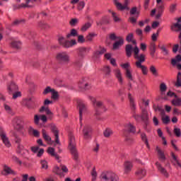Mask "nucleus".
Listing matches in <instances>:
<instances>
[{
	"instance_id": "4be33fe9",
	"label": "nucleus",
	"mask_w": 181,
	"mask_h": 181,
	"mask_svg": "<svg viewBox=\"0 0 181 181\" xmlns=\"http://www.w3.org/2000/svg\"><path fill=\"white\" fill-rule=\"evenodd\" d=\"M40 112H45L47 115H48L49 118H53V113L52 112L50 109H49V107L47 106H42L40 109Z\"/></svg>"
},
{
	"instance_id": "f257e3e1",
	"label": "nucleus",
	"mask_w": 181,
	"mask_h": 181,
	"mask_svg": "<svg viewBox=\"0 0 181 181\" xmlns=\"http://www.w3.org/2000/svg\"><path fill=\"white\" fill-rule=\"evenodd\" d=\"M126 56L127 57H131L132 56V52H134V57L138 61L136 62V66H138L139 64H142L145 62V54H141L139 55V47L137 45H134V48L132 45H126Z\"/></svg>"
},
{
	"instance_id": "6e6d98bb",
	"label": "nucleus",
	"mask_w": 181,
	"mask_h": 181,
	"mask_svg": "<svg viewBox=\"0 0 181 181\" xmlns=\"http://www.w3.org/2000/svg\"><path fill=\"white\" fill-rule=\"evenodd\" d=\"M110 12L112 13V16L113 18L114 22H121V18H119V17L118 16L117 13H115L114 11H110Z\"/></svg>"
},
{
	"instance_id": "5fc2aeb1",
	"label": "nucleus",
	"mask_w": 181,
	"mask_h": 181,
	"mask_svg": "<svg viewBox=\"0 0 181 181\" xmlns=\"http://www.w3.org/2000/svg\"><path fill=\"white\" fill-rule=\"evenodd\" d=\"M173 105L176 107H181V98H176L172 100Z\"/></svg>"
},
{
	"instance_id": "864d4df0",
	"label": "nucleus",
	"mask_w": 181,
	"mask_h": 181,
	"mask_svg": "<svg viewBox=\"0 0 181 181\" xmlns=\"http://www.w3.org/2000/svg\"><path fill=\"white\" fill-rule=\"evenodd\" d=\"M173 133L175 134L177 138L181 137V129L179 127H175L173 130Z\"/></svg>"
},
{
	"instance_id": "ea45409f",
	"label": "nucleus",
	"mask_w": 181,
	"mask_h": 181,
	"mask_svg": "<svg viewBox=\"0 0 181 181\" xmlns=\"http://www.w3.org/2000/svg\"><path fill=\"white\" fill-rule=\"evenodd\" d=\"M11 47L13 49H21L22 47V42L21 41H13L11 42Z\"/></svg>"
},
{
	"instance_id": "393cba45",
	"label": "nucleus",
	"mask_w": 181,
	"mask_h": 181,
	"mask_svg": "<svg viewBox=\"0 0 181 181\" xmlns=\"http://www.w3.org/2000/svg\"><path fill=\"white\" fill-rule=\"evenodd\" d=\"M124 131L126 132H130L132 134H135V131H136L135 127L134 126V124H131V123H127L125 126H124Z\"/></svg>"
},
{
	"instance_id": "ddd939ff",
	"label": "nucleus",
	"mask_w": 181,
	"mask_h": 181,
	"mask_svg": "<svg viewBox=\"0 0 181 181\" xmlns=\"http://www.w3.org/2000/svg\"><path fill=\"white\" fill-rule=\"evenodd\" d=\"M132 168H134V164H132V162L129 160H127L124 163V173L126 175H128L132 170Z\"/></svg>"
},
{
	"instance_id": "4468645a",
	"label": "nucleus",
	"mask_w": 181,
	"mask_h": 181,
	"mask_svg": "<svg viewBox=\"0 0 181 181\" xmlns=\"http://www.w3.org/2000/svg\"><path fill=\"white\" fill-rule=\"evenodd\" d=\"M17 153H19L22 156H26V155H29V151L25 149L23 145L18 144L17 146Z\"/></svg>"
},
{
	"instance_id": "79ce46f5",
	"label": "nucleus",
	"mask_w": 181,
	"mask_h": 181,
	"mask_svg": "<svg viewBox=\"0 0 181 181\" xmlns=\"http://www.w3.org/2000/svg\"><path fill=\"white\" fill-rule=\"evenodd\" d=\"M149 70L151 74H153V76H154L155 77H158V76H159V74L158 73V69H156V67H155V66H151Z\"/></svg>"
},
{
	"instance_id": "09e8293b",
	"label": "nucleus",
	"mask_w": 181,
	"mask_h": 181,
	"mask_svg": "<svg viewBox=\"0 0 181 181\" xmlns=\"http://www.w3.org/2000/svg\"><path fill=\"white\" fill-rule=\"evenodd\" d=\"M150 52L151 55L153 57V56H155V52H156V45L153 42L150 45Z\"/></svg>"
},
{
	"instance_id": "6ab92c4d",
	"label": "nucleus",
	"mask_w": 181,
	"mask_h": 181,
	"mask_svg": "<svg viewBox=\"0 0 181 181\" xmlns=\"http://www.w3.org/2000/svg\"><path fill=\"white\" fill-rule=\"evenodd\" d=\"M31 151L33 152V153H37V156H38V158H40V156L45 153V149L40 148L39 146H32Z\"/></svg>"
},
{
	"instance_id": "69168bd1",
	"label": "nucleus",
	"mask_w": 181,
	"mask_h": 181,
	"mask_svg": "<svg viewBox=\"0 0 181 181\" xmlns=\"http://www.w3.org/2000/svg\"><path fill=\"white\" fill-rule=\"evenodd\" d=\"M168 87L166 86V84L165 83H163L160 85V91L162 94L165 93L167 90Z\"/></svg>"
},
{
	"instance_id": "13d9d810",
	"label": "nucleus",
	"mask_w": 181,
	"mask_h": 181,
	"mask_svg": "<svg viewBox=\"0 0 181 181\" xmlns=\"http://www.w3.org/2000/svg\"><path fill=\"white\" fill-rule=\"evenodd\" d=\"M175 86L176 87H181V72H179L177 75V82Z\"/></svg>"
},
{
	"instance_id": "8fccbe9b",
	"label": "nucleus",
	"mask_w": 181,
	"mask_h": 181,
	"mask_svg": "<svg viewBox=\"0 0 181 181\" xmlns=\"http://www.w3.org/2000/svg\"><path fill=\"white\" fill-rule=\"evenodd\" d=\"M139 11H138V8L136 7H133L132 8V9L130 10V15H136V18H138V16H139Z\"/></svg>"
},
{
	"instance_id": "4c0bfd02",
	"label": "nucleus",
	"mask_w": 181,
	"mask_h": 181,
	"mask_svg": "<svg viewBox=\"0 0 181 181\" xmlns=\"http://www.w3.org/2000/svg\"><path fill=\"white\" fill-rule=\"evenodd\" d=\"M73 36L74 37L76 36H78V33L77 32V30L73 28L71 30L70 33L66 35V39H70Z\"/></svg>"
},
{
	"instance_id": "4d7b16f0",
	"label": "nucleus",
	"mask_w": 181,
	"mask_h": 181,
	"mask_svg": "<svg viewBox=\"0 0 181 181\" xmlns=\"http://www.w3.org/2000/svg\"><path fill=\"white\" fill-rule=\"evenodd\" d=\"M51 98H52V100H59V92L56 90L54 89L52 93H51Z\"/></svg>"
},
{
	"instance_id": "a878e982",
	"label": "nucleus",
	"mask_w": 181,
	"mask_h": 181,
	"mask_svg": "<svg viewBox=\"0 0 181 181\" xmlns=\"http://www.w3.org/2000/svg\"><path fill=\"white\" fill-rule=\"evenodd\" d=\"M170 29L173 32H180L181 30V23L177 21L171 25Z\"/></svg>"
},
{
	"instance_id": "2f4dec72",
	"label": "nucleus",
	"mask_w": 181,
	"mask_h": 181,
	"mask_svg": "<svg viewBox=\"0 0 181 181\" xmlns=\"http://www.w3.org/2000/svg\"><path fill=\"white\" fill-rule=\"evenodd\" d=\"M136 67H137V69H141L142 74L144 76H146V74H148V67H146L145 65H142V64L139 63L136 65Z\"/></svg>"
},
{
	"instance_id": "b1692460",
	"label": "nucleus",
	"mask_w": 181,
	"mask_h": 181,
	"mask_svg": "<svg viewBox=\"0 0 181 181\" xmlns=\"http://www.w3.org/2000/svg\"><path fill=\"white\" fill-rule=\"evenodd\" d=\"M47 152L49 155H50L51 156H53V158H55V159L58 160V162H60V157L59 156V155H57V153H56L54 148H52V147L48 148Z\"/></svg>"
},
{
	"instance_id": "338daca9",
	"label": "nucleus",
	"mask_w": 181,
	"mask_h": 181,
	"mask_svg": "<svg viewBox=\"0 0 181 181\" xmlns=\"http://www.w3.org/2000/svg\"><path fill=\"white\" fill-rule=\"evenodd\" d=\"M12 160L13 162H15V163H17L18 165H22V161L16 156H12Z\"/></svg>"
},
{
	"instance_id": "6e6552de",
	"label": "nucleus",
	"mask_w": 181,
	"mask_h": 181,
	"mask_svg": "<svg viewBox=\"0 0 181 181\" xmlns=\"http://www.w3.org/2000/svg\"><path fill=\"white\" fill-rule=\"evenodd\" d=\"M113 4L119 11H125V9L127 11L129 10V7H128V0H126L123 5L118 0H113Z\"/></svg>"
},
{
	"instance_id": "473e14b6",
	"label": "nucleus",
	"mask_w": 181,
	"mask_h": 181,
	"mask_svg": "<svg viewBox=\"0 0 181 181\" xmlns=\"http://www.w3.org/2000/svg\"><path fill=\"white\" fill-rule=\"evenodd\" d=\"M156 152L158 153V158L160 160H165V153H163V151L160 149L159 147H156Z\"/></svg>"
},
{
	"instance_id": "3c124183",
	"label": "nucleus",
	"mask_w": 181,
	"mask_h": 181,
	"mask_svg": "<svg viewBox=\"0 0 181 181\" xmlns=\"http://www.w3.org/2000/svg\"><path fill=\"white\" fill-rule=\"evenodd\" d=\"M120 67H122V69H124L125 70V71H127V70H130L131 69V64L129 62H126L124 64H121Z\"/></svg>"
},
{
	"instance_id": "f8f14e48",
	"label": "nucleus",
	"mask_w": 181,
	"mask_h": 181,
	"mask_svg": "<svg viewBox=\"0 0 181 181\" xmlns=\"http://www.w3.org/2000/svg\"><path fill=\"white\" fill-rule=\"evenodd\" d=\"M146 173H147V171L146 168H139L136 170L135 175L136 177L141 180V179H144L145 176H146Z\"/></svg>"
},
{
	"instance_id": "e2e57ef3",
	"label": "nucleus",
	"mask_w": 181,
	"mask_h": 181,
	"mask_svg": "<svg viewBox=\"0 0 181 181\" xmlns=\"http://www.w3.org/2000/svg\"><path fill=\"white\" fill-rule=\"evenodd\" d=\"M84 6H86V3L84 1H80L77 6L78 11H83Z\"/></svg>"
},
{
	"instance_id": "39448f33",
	"label": "nucleus",
	"mask_w": 181,
	"mask_h": 181,
	"mask_svg": "<svg viewBox=\"0 0 181 181\" xmlns=\"http://www.w3.org/2000/svg\"><path fill=\"white\" fill-rule=\"evenodd\" d=\"M56 59L59 63H70V54L67 52H61L57 54Z\"/></svg>"
},
{
	"instance_id": "72a5a7b5",
	"label": "nucleus",
	"mask_w": 181,
	"mask_h": 181,
	"mask_svg": "<svg viewBox=\"0 0 181 181\" xmlns=\"http://www.w3.org/2000/svg\"><path fill=\"white\" fill-rule=\"evenodd\" d=\"M90 176L92 177V181L97 180L98 173H97V169L95 168V166L93 167L92 170L90 171Z\"/></svg>"
},
{
	"instance_id": "dca6fc26",
	"label": "nucleus",
	"mask_w": 181,
	"mask_h": 181,
	"mask_svg": "<svg viewBox=\"0 0 181 181\" xmlns=\"http://www.w3.org/2000/svg\"><path fill=\"white\" fill-rule=\"evenodd\" d=\"M156 166L157 167L158 170L160 171V173H161V175H163V176H164V177H169V173L168 172V170H166L165 168L162 167V165H160L158 162L156 163Z\"/></svg>"
},
{
	"instance_id": "c85d7f7f",
	"label": "nucleus",
	"mask_w": 181,
	"mask_h": 181,
	"mask_svg": "<svg viewBox=\"0 0 181 181\" xmlns=\"http://www.w3.org/2000/svg\"><path fill=\"white\" fill-rule=\"evenodd\" d=\"M13 125L15 129H17V131H18V129H21V128H22V124H21V119H14L13 121Z\"/></svg>"
},
{
	"instance_id": "c756f323",
	"label": "nucleus",
	"mask_w": 181,
	"mask_h": 181,
	"mask_svg": "<svg viewBox=\"0 0 181 181\" xmlns=\"http://www.w3.org/2000/svg\"><path fill=\"white\" fill-rule=\"evenodd\" d=\"M133 71L132 69H127V71H125V76L126 78H127L128 80H130V81H134V75H132Z\"/></svg>"
},
{
	"instance_id": "de8ad7c7",
	"label": "nucleus",
	"mask_w": 181,
	"mask_h": 181,
	"mask_svg": "<svg viewBox=\"0 0 181 181\" xmlns=\"http://www.w3.org/2000/svg\"><path fill=\"white\" fill-rule=\"evenodd\" d=\"M40 165L42 169H44L45 170H47V169L49 168V163H47V161H46V160H41Z\"/></svg>"
},
{
	"instance_id": "20e7f679",
	"label": "nucleus",
	"mask_w": 181,
	"mask_h": 181,
	"mask_svg": "<svg viewBox=\"0 0 181 181\" xmlns=\"http://www.w3.org/2000/svg\"><path fill=\"white\" fill-rule=\"evenodd\" d=\"M69 149L71 155L77 158L78 153H77V149L76 148V139L72 134L69 135Z\"/></svg>"
},
{
	"instance_id": "cd10ccee",
	"label": "nucleus",
	"mask_w": 181,
	"mask_h": 181,
	"mask_svg": "<svg viewBox=\"0 0 181 181\" xmlns=\"http://www.w3.org/2000/svg\"><path fill=\"white\" fill-rule=\"evenodd\" d=\"M28 133L30 135H33V136H35L36 138H39V136H40V132L32 127H28Z\"/></svg>"
},
{
	"instance_id": "412c9836",
	"label": "nucleus",
	"mask_w": 181,
	"mask_h": 181,
	"mask_svg": "<svg viewBox=\"0 0 181 181\" xmlns=\"http://www.w3.org/2000/svg\"><path fill=\"white\" fill-rule=\"evenodd\" d=\"M78 87L80 91H86V90H90V88H91V85L87 82L83 81L78 83Z\"/></svg>"
},
{
	"instance_id": "58836bf2",
	"label": "nucleus",
	"mask_w": 181,
	"mask_h": 181,
	"mask_svg": "<svg viewBox=\"0 0 181 181\" xmlns=\"http://www.w3.org/2000/svg\"><path fill=\"white\" fill-rule=\"evenodd\" d=\"M126 40L129 42L133 43L134 45H135V46H136V41L135 40H134V34L133 33H129L127 37H126Z\"/></svg>"
},
{
	"instance_id": "9d476101",
	"label": "nucleus",
	"mask_w": 181,
	"mask_h": 181,
	"mask_svg": "<svg viewBox=\"0 0 181 181\" xmlns=\"http://www.w3.org/2000/svg\"><path fill=\"white\" fill-rule=\"evenodd\" d=\"M40 120L44 124H46V122H47V117H46V115H35L34 123L35 124V125H39V122Z\"/></svg>"
},
{
	"instance_id": "7ed1b4c3",
	"label": "nucleus",
	"mask_w": 181,
	"mask_h": 181,
	"mask_svg": "<svg viewBox=\"0 0 181 181\" xmlns=\"http://www.w3.org/2000/svg\"><path fill=\"white\" fill-rule=\"evenodd\" d=\"M100 181H119V177L112 171H103L99 176Z\"/></svg>"
},
{
	"instance_id": "f704fd0d",
	"label": "nucleus",
	"mask_w": 181,
	"mask_h": 181,
	"mask_svg": "<svg viewBox=\"0 0 181 181\" xmlns=\"http://www.w3.org/2000/svg\"><path fill=\"white\" fill-rule=\"evenodd\" d=\"M107 52V49L105 48H102L100 51H95L93 53V59H98L101 54H104Z\"/></svg>"
},
{
	"instance_id": "37998d69",
	"label": "nucleus",
	"mask_w": 181,
	"mask_h": 181,
	"mask_svg": "<svg viewBox=\"0 0 181 181\" xmlns=\"http://www.w3.org/2000/svg\"><path fill=\"white\" fill-rule=\"evenodd\" d=\"M114 132H112V129L107 128L103 132V135L105 136V138H110L111 135H112Z\"/></svg>"
},
{
	"instance_id": "2eb2a0df",
	"label": "nucleus",
	"mask_w": 181,
	"mask_h": 181,
	"mask_svg": "<svg viewBox=\"0 0 181 181\" xmlns=\"http://www.w3.org/2000/svg\"><path fill=\"white\" fill-rule=\"evenodd\" d=\"M113 73L118 82L120 84H122V83H124V78H122V73H121V70L119 69H115L113 71Z\"/></svg>"
},
{
	"instance_id": "0eeeda50",
	"label": "nucleus",
	"mask_w": 181,
	"mask_h": 181,
	"mask_svg": "<svg viewBox=\"0 0 181 181\" xmlns=\"http://www.w3.org/2000/svg\"><path fill=\"white\" fill-rule=\"evenodd\" d=\"M50 129L52 132L54 134V136H55V145H61L60 139H59V129H57L56 124H51Z\"/></svg>"
},
{
	"instance_id": "a211bd4d",
	"label": "nucleus",
	"mask_w": 181,
	"mask_h": 181,
	"mask_svg": "<svg viewBox=\"0 0 181 181\" xmlns=\"http://www.w3.org/2000/svg\"><path fill=\"white\" fill-rule=\"evenodd\" d=\"M18 90V85L15 82H10L7 85V91L8 94H12L14 91Z\"/></svg>"
},
{
	"instance_id": "052dcab7",
	"label": "nucleus",
	"mask_w": 181,
	"mask_h": 181,
	"mask_svg": "<svg viewBox=\"0 0 181 181\" xmlns=\"http://www.w3.org/2000/svg\"><path fill=\"white\" fill-rule=\"evenodd\" d=\"M54 90V88H52L50 86H47V88H45V89L44 90L42 94L44 95H46L47 94H49V93H52V91Z\"/></svg>"
},
{
	"instance_id": "aec40b11",
	"label": "nucleus",
	"mask_w": 181,
	"mask_h": 181,
	"mask_svg": "<svg viewBox=\"0 0 181 181\" xmlns=\"http://www.w3.org/2000/svg\"><path fill=\"white\" fill-rule=\"evenodd\" d=\"M90 50V48L86 47H80L79 48L77 49L78 56H80L81 57H84L86 53H88Z\"/></svg>"
},
{
	"instance_id": "603ef678",
	"label": "nucleus",
	"mask_w": 181,
	"mask_h": 181,
	"mask_svg": "<svg viewBox=\"0 0 181 181\" xmlns=\"http://www.w3.org/2000/svg\"><path fill=\"white\" fill-rule=\"evenodd\" d=\"M158 47L160 49L164 56H168V54H169V50L167 49L165 45H159Z\"/></svg>"
},
{
	"instance_id": "49530a36",
	"label": "nucleus",
	"mask_w": 181,
	"mask_h": 181,
	"mask_svg": "<svg viewBox=\"0 0 181 181\" xmlns=\"http://www.w3.org/2000/svg\"><path fill=\"white\" fill-rule=\"evenodd\" d=\"M95 36H97V34L95 33H90L86 36V40H88V42H93Z\"/></svg>"
},
{
	"instance_id": "5701e85b",
	"label": "nucleus",
	"mask_w": 181,
	"mask_h": 181,
	"mask_svg": "<svg viewBox=\"0 0 181 181\" xmlns=\"http://www.w3.org/2000/svg\"><path fill=\"white\" fill-rule=\"evenodd\" d=\"M172 158H173L172 162H173V164L174 165V166H175V168H177V169H181L180 160H179V159H177V157L173 153H172Z\"/></svg>"
},
{
	"instance_id": "e433bc0d",
	"label": "nucleus",
	"mask_w": 181,
	"mask_h": 181,
	"mask_svg": "<svg viewBox=\"0 0 181 181\" xmlns=\"http://www.w3.org/2000/svg\"><path fill=\"white\" fill-rule=\"evenodd\" d=\"M53 172L54 173H56V175H58V176H60V177H64V173H62V171L60 170V168H59V166L56 165L53 168Z\"/></svg>"
},
{
	"instance_id": "680f3d73",
	"label": "nucleus",
	"mask_w": 181,
	"mask_h": 181,
	"mask_svg": "<svg viewBox=\"0 0 181 181\" xmlns=\"http://www.w3.org/2000/svg\"><path fill=\"white\" fill-rule=\"evenodd\" d=\"M69 25L71 26H76V25H78V18H72L69 21Z\"/></svg>"
},
{
	"instance_id": "c9c22d12",
	"label": "nucleus",
	"mask_w": 181,
	"mask_h": 181,
	"mask_svg": "<svg viewBox=\"0 0 181 181\" xmlns=\"http://www.w3.org/2000/svg\"><path fill=\"white\" fill-rule=\"evenodd\" d=\"M181 62V55L178 54L175 57V58L171 59V64L173 66H176L178 63Z\"/></svg>"
},
{
	"instance_id": "1a4fd4ad",
	"label": "nucleus",
	"mask_w": 181,
	"mask_h": 181,
	"mask_svg": "<svg viewBox=\"0 0 181 181\" xmlns=\"http://www.w3.org/2000/svg\"><path fill=\"white\" fill-rule=\"evenodd\" d=\"M0 138H1L3 144L5 145V146L6 148H11V146H12V144H11V141H9V138L6 135V132H0Z\"/></svg>"
},
{
	"instance_id": "423d86ee",
	"label": "nucleus",
	"mask_w": 181,
	"mask_h": 181,
	"mask_svg": "<svg viewBox=\"0 0 181 181\" xmlns=\"http://www.w3.org/2000/svg\"><path fill=\"white\" fill-rule=\"evenodd\" d=\"M78 107L79 108V118L80 121L83 119V116L87 114V106L81 100L78 102Z\"/></svg>"
},
{
	"instance_id": "f03ea898",
	"label": "nucleus",
	"mask_w": 181,
	"mask_h": 181,
	"mask_svg": "<svg viewBox=\"0 0 181 181\" xmlns=\"http://www.w3.org/2000/svg\"><path fill=\"white\" fill-rule=\"evenodd\" d=\"M88 98L93 103V105L95 107V115H101L103 112L107 111V108L103 104V102L97 101V99L93 96H88Z\"/></svg>"
},
{
	"instance_id": "a19ab883",
	"label": "nucleus",
	"mask_w": 181,
	"mask_h": 181,
	"mask_svg": "<svg viewBox=\"0 0 181 181\" xmlns=\"http://www.w3.org/2000/svg\"><path fill=\"white\" fill-rule=\"evenodd\" d=\"M42 136L45 139V141H46L47 142H52V137H50V136H49V134H47V133L46 132V130L42 129Z\"/></svg>"
},
{
	"instance_id": "f3484780",
	"label": "nucleus",
	"mask_w": 181,
	"mask_h": 181,
	"mask_svg": "<svg viewBox=\"0 0 181 181\" xmlns=\"http://www.w3.org/2000/svg\"><path fill=\"white\" fill-rule=\"evenodd\" d=\"M124 45V38L122 37H117V41L113 44V50H118L121 46Z\"/></svg>"
},
{
	"instance_id": "bb28decb",
	"label": "nucleus",
	"mask_w": 181,
	"mask_h": 181,
	"mask_svg": "<svg viewBox=\"0 0 181 181\" xmlns=\"http://www.w3.org/2000/svg\"><path fill=\"white\" fill-rule=\"evenodd\" d=\"M3 175H16V172L13 170H11L10 167L8 165H5L4 167Z\"/></svg>"
},
{
	"instance_id": "bf43d9fd",
	"label": "nucleus",
	"mask_w": 181,
	"mask_h": 181,
	"mask_svg": "<svg viewBox=\"0 0 181 181\" xmlns=\"http://www.w3.org/2000/svg\"><path fill=\"white\" fill-rule=\"evenodd\" d=\"M142 141L146 144L147 148H149V143L148 142V138L146 137V134H141V135Z\"/></svg>"
},
{
	"instance_id": "7c9ffc66",
	"label": "nucleus",
	"mask_w": 181,
	"mask_h": 181,
	"mask_svg": "<svg viewBox=\"0 0 181 181\" xmlns=\"http://www.w3.org/2000/svg\"><path fill=\"white\" fill-rule=\"evenodd\" d=\"M77 45V41L76 40H71L70 41L67 40L65 42L64 47H73V46H76Z\"/></svg>"
},
{
	"instance_id": "0e129e2a",
	"label": "nucleus",
	"mask_w": 181,
	"mask_h": 181,
	"mask_svg": "<svg viewBox=\"0 0 181 181\" xmlns=\"http://www.w3.org/2000/svg\"><path fill=\"white\" fill-rule=\"evenodd\" d=\"M141 118L143 119V121H146L148 119V112H146V110H142Z\"/></svg>"
},
{
	"instance_id": "a18cd8bd",
	"label": "nucleus",
	"mask_w": 181,
	"mask_h": 181,
	"mask_svg": "<svg viewBox=\"0 0 181 181\" xmlns=\"http://www.w3.org/2000/svg\"><path fill=\"white\" fill-rule=\"evenodd\" d=\"M90 28H91V24L90 23L88 22L82 25V27L81 28V32H87V30H88V29H90Z\"/></svg>"
},
{
	"instance_id": "c03bdc74",
	"label": "nucleus",
	"mask_w": 181,
	"mask_h": 181,
	"mask_svg": "<svg viewBox=\"0 0 181 181\" xmlns=\"http://www.w3.org/2000/svg\"><path fill=\"white\" fill-rule=\"evenodd\" d=\"M157 12L158 13L156 14V19H159V18H160V16H162V14L163 13V6H158Z\"/></svg>"
},
{
	"instance_id": "9b49d317",
	"label": "nucleus",
	"mask_w": 181,
	"mask_h": 181,
	"mask_svg": "<svg viewBox=\"0 0 181 181\" xmlns=\"http://www.w3.org/2000/svg\"><path fill=\"white\" fill-rule=\"evenodd\" d=\"M83 134L85 139H90L91 138V127L88 124H86L83 127Z\"/></svg>"
},
{
	"instance_id": "774afa93",
	"label": "nucleus",
	"mask_w": 181,
	"mask_h": 181,
	"mask_svg": "<svg viewBox=\"0 0 181 181\" xmlns=\"http://www.w3.org/2000/svg\"><path fill=\"white\" fill-rule=\"evenodd\" d=\"M86 42V38H84V35H78V43H85Z\"/></svg>"
}]
</instances>
